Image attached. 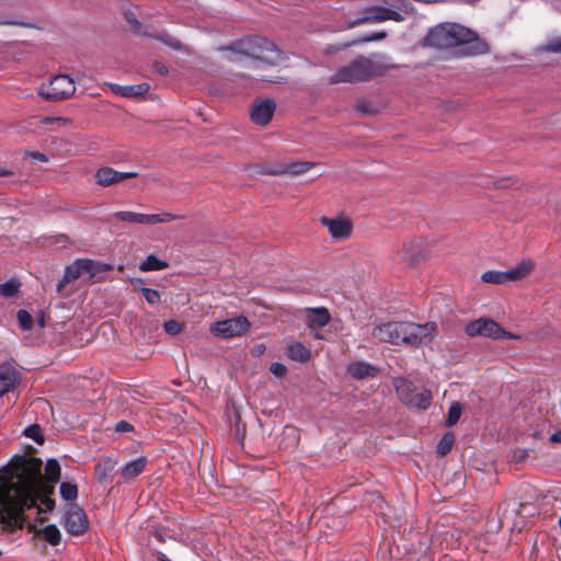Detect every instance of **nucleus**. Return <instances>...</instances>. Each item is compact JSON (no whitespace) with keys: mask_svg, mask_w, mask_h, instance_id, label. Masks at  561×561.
<instances>
[{"mask_svg":"<svg viewBox=\"0 0 561 561\" xmlns=\"http://www.w3.org/2000/svg\"><path fill=\"white\" fill-rule=\"evenodd\" d=\"M62 524L71 536L84 534L89 527V520L83 510L77 504H69L64 513Z\"/></svg>","mask_w":561,"mask_h":561,"instance_id":"obj_13","label":"nucleus"},{"mask_svg":"<svg viewBox=\"0 0 561 561\" xmlns=\"http://www.w3.org/2000/svg\"><path fill=\"white\" fill-rule=\"evenodd\" d=\"M110 88L115 94H118L124 98H133V96L142 95L149 91L148 83L131 84V85H118L115 83H111Z\"/></svg>","mask_w":561,"mask_h":561,"instance_id":"obj_20","label":"nucleus"},{"mask_svg":"<svg viewBox=\"0 0 561 561\" xmlns=\"http://www.w3.org/2000/svg\"><path fill=\"white\" fill-rule=\"evenodd\" d=\"M453 444L454 435L450 433L445 434L437 444V454L440 456L447 455L450 451Z\"/></svg>","mask_w":561,"mask_h":561,"instance_id":"obj_31","label":"nucleus"},{"mask_svg":"<svg viewBox=\"0 0 561 561\" xmlns=\"http://www.w3.org/2000/svg\"><path fill=\"white\" fill-rule=\"evenodd\" d=\"M75 91V81L67 75H57L38 88V94L48 101L68 99Z\"/></svg>","mask_w":561,"mask_h":561,"instance_id":"obj_10","label":"nucleus"},{"mask_svg":"<svg viewBox=\"0 0 561 561\" xmlns=\"http://www.w3.org/2000/svg\"><path fill=\"white\" fill-rule=\"evenodd\" d=\"M255 80L257 81H268V82H278L276 79L274 78H267V77H264V76H261V77H256Z\"/></svg>","mask_w":561,"mask_h":561,"instance_id":"obj_49","label":"nucleus"},{"mask_svg":"<svg viewBox=\"0 0 561 561\" xmlns=\"http://www.w3.org/2000/svg\"><path fill=\"white\" fill-rule=\"evenodd\" d=\"M425 43L436 48L467 45L463 48V54L467 56L481 55L489 50L488 44L480 41L473 31L460 24L448 22L430 30L425 36Z\"/></svg>","mask_w":561,"mask_h":561,"instance_id":"obj_4","label":"nucleus"},{"mask_svg":"<svg viewBox=\"0 0 561 561\" xmlns=\"http://www.w3.org/2000/svg\"><path fill=\"white\" fill-rule=\"evenodd\" d=\"M113 219L126 221L130 224H139L145 226H154L158 224H167L172 220L179 219L180 216L171 213H158V214H142L129 210L116 211L112 216Z\"/></svg>","mask_w":561,"mask_h":561,"instance_id":"obj_11","label":"nucleus"},{"mask_svg":"<svg viewBox=\"0 0 561 561\" xmlns=\"http://www.w3.org/2000/svg\"><path fill=\"white\" fill-rule=\"evenodd\" d=\"M140 293L142 294L146 301L151 306L157 305L160 301V294L154 289L141 287Z\"/></svg>","mask_w":561,"mask_h":561,"instance_id":"obj_36","label":"nucleus"},{"mask_svg":"<svg viewBox=\"0 0 561 561\" xmlns=\"http://www.w3.org/2000/svg\"><path fill=\"white\" fill-rule=\"evenodd\" d=\"M413 245H414V243L411 242L409 244H404L402 248L403 256H404V259H407L409 261L414 260V255L410 254V248H412Z\"/></svg>","mask_w":561,"mask_h":561,"instance_id":"obj_44","label":"nucleus"},{"mask_svg":"<svg viewBox=\"0 0 561 561\" xmlns=\"http://www.w3.org/2000/svg\"><path fill=\"white\" fill-rule=\"evenodd\" d=\"M436 332L437 324L433 321L423 324L411 321H388L376 325L371 335L380 343L417 348L430 344Z\"/></svg>","mask_w":561,"mask_h":561,"instance_id":"obj_2","label":"nucleus"},{"mask_svg":"<svg viewBox=\"0 0 561 561\" xmlns=\"http://www.w3.org/2000/svg\"><path fill=\"white\" fill-rule=\"evenodd\" d=\"M16 383L15 369L9 365H0V397L11 391Z\"/></svg>","mask_w":561,"mask_h":561,"instance_id":"obj_18","label":"nucleus"},{"mask_svg":"<svg viewBox=\"0 0 561 561\" xmlns=\"http://www.w3.org/2000/svg\"><path fill=\"white\" fill-rule=\"evenodd\" d=\"M30 157L34 160H38L41 162H47L48 161V157L44 153H41V152H31L30 153Z\"/></svg>","mask_w":561,"mask_h":561,"instance_id":"obj_45","label":"nucleus"},{"mask_svg":"<svg viewBox=\"0 0 561 561\" xmlns=\"http://www.w3.org/2000/svg\"><path fill=\"white\" fill-rule=\"evenodd\" d=\"M313 167V163L310 162H294L286 167L283 172L290 173L294 175L302 174L310 170Z\"/></svg>","mask_w":561,"mask_h":561,"instance_id":"obj_32","label":"nucleus"},{"mask_svg":"<svg viewBox=\"0 0 561 561\" xmlns=\"http://www.w3.org/2000/svg\"><path fill=\"white\" fill-rule=\"evenodd\" d=\"M42 535L45 540L51 546H57L60 542L61 535L56 525L50 524L42 529Z\"/></svg>","mask_w":561,"mask_h":561,"instance_id":"obj_28","label":"nucleus"},{"mask_svg":"<svg viewBox=\"0 0 561 561\" xmlns=\"http://www.w3.org/2000/svg\"><path fill=\"white\" fill-rule=\"evenodd\" d=\"M317 337H318V340L319 339H324V336L319 331H318Z\"/></svg>","mask_w":561,"mask_h":561,"instance_id":"obj_53","label":"nucleus"},{"mask_svg":"<svg viewBox=\"0 0 561 561\" xmlns=\"http://www.w3.org/2000/svg\"><path fill=\"white\" fill-rule=\"evenodd\" d=\"M366 16L363 18L365 22L380 23L385 21L402 22L408 15L412 13V7L404 2V0H396V3L390 7L377 5L367 9Z\"/></svg>","mask_w":561,"mask_h":561,"instance_id":"obj_9","label":"nucleus"},{"mask_svg":"<svg viewBox=\"0 0 561 561\" xmlns=\"http://www.w3.org/2000/svg\"><path fill=\"white\" fill-rule=\"evenodd\" d=\"M18 321L20 328L24 331L31 330L33 325V317L26 310L18 311Z\"/></svg>","mask_w":561,"mask_h":561,"instance_id":"obj_34","label":"nucleus"},{"mask_svg":"<svg viewBox=\"0 0 561 561\" xmlns=\"http://www.w3.org/2000/svg\"><path fill=\"white\" fill-rule=\"evenodd\" d=\"M67 122H68V119L62 118V117H47L44 119V123H46V124L57 123L58 125H66Z\"/></svg>","mask_w":561,"mask_h":561,"instance_id":"obj_43","label":"nucleus"},{"mask_svg":"<svg viewBox=\"0 0 561 561\" xmlns=\"http://www.w3.org/2000/svg\"><path fill=\"white\" fill-rule=\"evenodd\" d=\"M461 411H462V408H461L460 403L454 402L448 410L446 425L447 426L455 425L460 419Z\"/></svg>","mask_w":561,"mask_h":561,"instance_id":"obj_33","label":"nucleus"},{"mask_svg":"<svg viewBox=\"0 0 561 561\" xmlns=\"http://www.w3.org/2000/svg\"><path fill=\"white\" fill-rule=\"evenodd\" d=\"M321 224L328 229L331 239L335 242L351 238L354 229L353 221L345 216L322 217Z\"/></svg>","mask_w":561,"mask_h":561,"instance_id":"obj_14","label":"nucleus"},{"mask_svg":"<svg viewBox=\"0 0 561 561\" xmlns=\"http://www.w3.org/2000/svg\"><path fill=\"white\" fill-rule=\"evenodd\" d=\"M276 103L272 99L255 102L250 110V118L255 125L265 126L274 116Z\"/></svg>","mask_w":561,"mask_h":561,"instance_id":"obj_15","label":"nucleus"},{"mask_svg":"<svg viewBox=\"0 0 561 561\" xmlns=\"http://www.w3.org/2000/svg\"><path fill=\"white\" fill-rule=\"evenodd\" d=\"M11 174L12 172L10 170L0 167V176H9Z\"/></svg>","mask_w":561,"mask_h":561,"instance_id":"obj_50","label":"nucleus"},{"mask_svg":"<svg viewBox=\"0 0 561 561\" xmlns=\"http://www.w3.org/2000/svg\"><path fill=\"white\" fill-rule=\"evenodd\" d=\"M168 267V263L154 256L153 254L148 255L142 262L139 264V270L141 272H150V271H161Z\"/></svg>","mask_w":561,"mask_h":561,"instance_id":"obj_25","label":"nucleus"},{"mask_svg":"<svg viewBox=\"0 0 561 561\" xmlns=\"http://www.w3.org/2000/svg\"><path fill=\"white\" fill-rule=\"evenodd\" d=\"M131 283H133L135 289H138L140 291V288L142 287L140 285L144 283V280L141 278H136V279H133Z\"/></svg>","mask_w":561,"mask_h":561,"instance_id":"obj_48","label":"nucleus"},{"mask_svg":"<svg viewBox=\"0 0 561 561\" xmlns=\"http://www.w3.org/2000/svg\"><path fill=\"white\" fill-rule=\"evenodd\" d=\"M24 434L26 437L34 439L38 444H42L44 442V436H43L41 427L38 425L27 426L24 430Z\"/></svg>","mask_w":561,"mask_h":561,"instance_id":"obj_35","label":"nucleus"},{"mask_svg":"<svg viewBox=\"0 0 561 561\" xmlns=\"http://www.w3.org/2000/svg\"><path fill=\"white\" fill-rule=\"evenodd\" d=\"M59 477H60L59 462L56 459L47 460L46 466H45V479L50 483H55L59 480Z\"/></svg>","mask_w":561,"mask_h":561,"instance_id":"obj_26","label":"nucleus"},{"mask_svg":"<svg viewBox=\"0 0 561 561\" xmlns=\"http://www.w3.org/2000/svg\"><path fill=\"white\" fill-rule=\"evenodd\" d=\"M535 270V262L531 259H524L506 271L508 283H516L526 279Z\"/></svg>","mask_w":561,"mask_h":561,"instance_id":"obj_17","label":"nucleus"},{"mask_svg":"<svg viewBox=\"0 0 561 561\" xmlns=\"http://www.w3.org/2000/svg\"><path fill=\"white\" fill-rule=\"evenodd\" d=\"M310 351L299 342H294L287 347V355L294 360L305 362L310 357Z\"/></svg>","mask_w":561,"mask_h":561,"instance_id":"obj_24","label":"nucleus"},{"mask_svg":"<svg viewBox=\"0 0 561 561\" xmlns=\"http://www.w3.org/2000/svg\"><path fill=\"white\" fill-rule=\"evenodd\" d=\"M111 268L107 264H101L90 259H77L67 265L62 278L57 284V291L64 296H68L66 286L79 278L87 280L96 279L98 275Z\"/></svg>","mask_w":561,"mask_h":561,"instance_id":"obj_5","label":"nucleus"},{"mask_svg":"<svg viewBox=\"0 0 561 561\" xmlns=\"http://www.w3.org/2000/svg\"><path fill=\"white\" fill-rule=\"evenodd\" d=\"M377 75V70L369 58L359 57L351 64L340 67L330 78V82L356 83L366 81Z\"/></svg>","mask_w":561,"mask_h":561,"instance_id":"obj_6","label":"nucleus"},{"mask_svg":"<svg viewBox=\"0 0 561 561\" xmlns=\"http://www.w3.org/2000/svg\"><path fill=\"white\" fill-rule=\"evenodd\" d=\"M232 62L250 61L253 69L278 65L284 56L277 46L260 36H249L226 48Z\"/></svg>","mask_w":561,"mask_h":561,"instance_id":"obj_3","label":"nucleus"},{"mask_svg":"<svg viewBox=\"0 0 561 561\" xmlns=\"http://www.w3.org/2000/svg\"><path fill=\"white\" fill-rule=\"evenodd\" d=\"M125 16H126V20L128 21V23L130 24L131 28L136 32V33H139V30H140V23L138 22V20L135 18V15L131 13V12H126L125 13Z\"/></svg>","mask_w":561,"mask_h":561,"instance_id":"obj_40","label":"nucleus"},{"mask_svg":"<svg viewBox=\"0 0 561 561\" xmlns=\"http://www.w3.org/2000/svg\"><path fill=\"white\" fill-rule=\"evenodd\" d=\"M159 561H170L164 554H160Z\"/></svg>","mask_w":561,"mask_h":561,"instance_id":"obj_52","label":"nucleus"},{"mask_svg":"<svg viewBox=\"0 0 561 561\" xmlns=\"http://www.w3.org/2000/svg\"><path fill=\"white\" fill-rule=\"evenodd\" d=\"M249 330V321L244 317H237L215 322L210 332L221 339L241 336Z\"/></svg>","mask_w":561,"mask_h":561,"instance_id":"obj_12","label":"nucleus"},{"mask_svg":"<svg viewBox=\"0 0 561 561\" xmlns=\"http://www.w3.org/2000/svg\"><path fill=\"white\" fill-rule=\"evenodd\" d=\"M465 333L469 337L483 336L492 340H517L518 335L507 332L496 321L479 318L465 325Z\"/></svg>","mask_w":561,"mask_h":561,"instance_id":"obj_7","label":"nucleus"},{"mask_svg":"<svg viewBox=\"0 0 561 561\" xmlns=\"http://www.w3.org/2000/svg\"><path fill=\"white\" fill-rule=\"evenodd\" d=\"M393 386L404 404L417 409H426L431 405L432 393L430 390L417 389L411 381L404 378H396Z\"/></svg>","mask_w":561,"mask_h":561,"instance_id":"obj_8","label":"nucleus"},{"mask_svg":"<svg viewBox=\"0 0 561 561\" xmlns=\"http://www.w3.org/2000/svg\"><path fill=\"white\" fill-rule=\"evenodd\" d=\"M385 37H386L385 32H377V33H371L370 35L366 36L363 41L364 42L379 41V39H383Z\"/></svg>","mask_w":561,"mask_h":561,"instance_id":"obj_41","label":"nucleus"},{"mask_svg":"<svg viewBox=\"0 0 561 561\" xmlns=\"http://www.w3.org/2000/svg\"><path fill=\"white\" fill-rule=\"evenodd\" d=\"M2 556V551L0 550V557Z\"/></svg>","mask_w":561,"mask_h":561,"instance_id":"obj_56","label":"nucleus"},{"mask_svg":"<svg viewBox=\"0 0 561 561\" xmlns=\"http://www.w3.org/2000/svg\"><path fill=\"white\" fill-rule=\"evenodd\" d=\"M39 325L43 328L44 327V319H41L39 320Z\"/></svg>","mask_w":561,"mask_h":561,"instance_id":"obj_54","label":"nucleus"},{"mask_svg":"<svg viewBox=\"0 0 561 561\" xmlns=\"http://www.w3.org/2000/svg\"><path fill=\"white\" fill-rule=\"evenodd\" d=\"M1 25H24V23H20L18 21H11V20H0Z\"/></svg>","mask_w":561,"mask_h":561,"instance_id":"obj_47","label":"nucleus"},{"mask_svg":"<svg viewBox=\"0 0 561 561\" xmlns=\"http://www.w3.org/2000/svg\"><path fill=\"white\" fill-rule=\"evenodd\" d=\"M147 465V459L145 457L136 458L121 469V474L125 480H131L140 474Z\"/></svg>","mask_w":561,"mask_h":561,"instance_id":"obj_21","label":"nucleus"},{"mask_svg":"<svg viewBox=\"0 0 561 561\" xmlns=\"http://www.w3.org/2000/svg\"><path fill=\"white\" fill-rule=\"evenodd\" d=\"M542 51L561 54V35L548 41L542 47Z\"/></svg>","mask_w":561,"mask_h":561,"instance_id":"obj_37","label":"nucleus"},{"mask_svg":"<svg viewBox=\"0 0 561 561\" xmlns=\"http://www.w3.org/2000/svg\"><path fill=\"white\" fill-rule=\"evenodd\" d=\"M550 440L552 443H561V431H557L554 432L551 436H550Z\"/></svg>","mask_w":561,"mask_h":561,"instance_id":"obj_46","label":"nucleus"},{"mask_svg":"<svg viewBox=\"0 0 561 561\" xmlns=\"http://www.w3.org/2000/svg\"><path fill=\"white\" fill-rule=\"evenodd\" d=\"M136 176H138V173L136 172H119L110 167L100 168L94 175L95 182L103 187Z\"/></svg>","mask_w":561,"mask_h":561,"instance_id":"obj_16","label":"nucleus"},{"mask_svg":"<svg viewBox=\"0 0 561 561\" xmlns=\"http://www.w3.org/2000/svg\"><path fill=\"white\" fill-rule=\"evenodd\" d=\"M43 462L38 458H20L0 477V524L10 528L23 526V512L41 500L45 511L53 510L54 488L46 485L42 476Z\"/></svg>","mask_w":561,"mask_h":561,"instance_id":"obj_1","label":"nucleus"},{"mask_svg":"<svg viewBox=\"0 0 561 561\" xmlns=\"http://www.w3.org/2000/svg\"><path fill=\"white\" fill-rule=\"evenodd\" d=\"M347 373L355 379L375 377L378 369L366 362H353L347 366Z\"/></svg>","mask_w":561,"mask_h":561,"instance_id":"obj_19","label":"nucleus"},{"mask_svg":"<svg viewBox=\"0 0 561 561\" xmlns=\"http://www.w3.org/2000/svg\"><path fill=\"white\" fill-rule=\"evenodd\" d=\"M131 430H133L131 424H129L128 422H125V421H121L116 425L117 432H129Z\"/></svg>","mask_w":561,"mask_h":561,"instance_id":"obj_42","label":"nucleus"},{"mask_svg":"<svg viewBox=\"0 0 561 561\" xmlns=\"http://www.w3.org/2000/svg\"><path fill=\"white\" fill-rule=\"evenodd\" d=\"M481 279L484 283H491V284L508 283L506 271H486L481 275Z\"/></svg>","mask_w":561,"mask_h":561,"instance_id":"obj_27","label":"nucleus"},{"mask_svg":"<svg viewBox=\"0 0 561 561\" xmlns=\"http://www.w3.org/2000/svg\"><path fill=\"white\" fill-rule=\"evenodd\" d=\"M164 330L170 335H176L182 331V325L175 320H169L163 324Z\"/></svg>","mask_w":561,"mask_h":561,"instance_id":"obj_38","label":"nucleus"},{"mask_svg":"<svg viewBox=\"0 0 561 561\" xmlns=\"http://www.w3.org/2000/svg\"><path fill=\"white\" fill-rule=\"evenodd\" d=\"M270 371L275 377L282 378V377H284L286 375L287 368H286V366L284 364L275 362V363L271 364Z\"/></svg>","mask_w":561,"mask_h":561,"instance_id":"obj_39","label":"nucleus"},{"mask_svg":"<svg viewBox=\"0 0 561 561\" xmlns=\"http://www.w3.org/2000/svg\"><path fill=\"white\" fill-rule=\"evenodd\" d=\"M60 495L65 501L73 502L78 496V488L75 483L71 482H61L60 488Z\"/></svg>","mask_w":561,"mask_h":561,"instance_id":"obj_30","label":"nucleus"},{"mask_svg":"<svg viewBox=\"0 0 561 561\" xmlns=\"http://www.w3.org/2000/svg\"><path fill=\"white\" fill-rule=\"evenodd\" d=\"M330 324L335 335L342 330V322L339 319H332L329 310L324 307H318V330Z\"/></svg>","mask_w":561,"mask_h":561,"instance_id":"obj_23","label":"nucleus"},{"mask_svg":"<svg viewBox=\"0 0 561 561\" xmlns=\"http://www.w3.org/2000/svg\"><path fill=\"white\" fill-rule=\"evenodd\" d=\"M21 283L14 278L0 284V296L11 298L15 296L20 289Z\"/></svg>","mask_w":561,"mask_h":561,"instance_id":"obj_29","label":"nucleus"},{"mask_svg":"<svg viewBox=\"0 0 561 561\" xmlns=\"http://www.w3.org/2000/svg\"><path fill=\"white\" fill-rule=\"evenodd\" d=\"M559 525H560V527H561V518L559 519Z\"/></svg>","mask_w":561,"mask_h":561,"instance_id":"obj_55","label":"nucleus"},{"mask_svg":"<svg viewBox=\"0 0 561 561\" xmlns=\"http://www.w3.org/2000/svg\"><path fill=\"white\" fill-rule=\"evenodd\" d=\"M116 465L117 460L112 457L100 459L95 466V476L98 480L101 482L106 481Z\"/></svg>","mask_w":561,"mask_h":561,"instance_id":"obj_22","label":"nucleus"},{"mask_svg":"<svg viewBox=\"0 0 561 561\" xmlns=\"http://www.w3.org/2000/svg\"><path fill=\"white\" fill-rule=\"evenodd\" d=\"M158 70H159V72H160L161 75L167 73V69H165V67H164V66H161Z\"/></svg>","mask_w":561,"mask_h":561,"instance_id":"obj_51","label":"nucleus"}]
</instances>
